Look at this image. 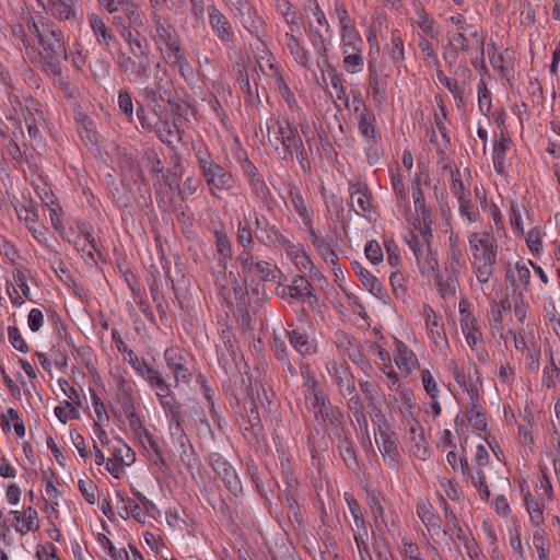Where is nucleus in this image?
Listing matches in <instances>:
<instances>
[{
    "instance_id": "a18cd8bd",
    "label": "nucleus",
    "mask_w": 560,
    "mask_h": 560,
    "mask_svg": "<svg viewBox=\"0 0 560 560\" xmlns=\"http://www.w3.org/2000/svg\"><path fill=\"white\" fill-rule=\"evenodd\" d=\"M417 514L429 530L441 529L442 520L430 504L425 502L419 503L417 505Z\"/></svg>"
},
{
    "instance_id": "8fccbe9b",
    "label": "nucleus",
    "mask_w": 560,
    "mask_h": 560,
    "mask_svg": "<svg viewBox=\"0 0 560 560\" xmlns=\"http://www.w3.org/2000/svg\"><path fill=\"white\" fill-rule=\"evenodd\" d=\"M446 278L439 282L441 295L445 300L454 298L458 287V279L454 265H451V269L448 267L446 268Z\"/></svg>"
},
{
    "instance_id": "20e7f679",
    "label": "nucleus",
    "mask_w": 560,
    "mask_h": 560,
    "mask_svg": "<svg viewBox=\"0 0 560 560\" xmlns=\"http://www.w3.org/2000/svg\"><path fill=\"white\" fill-rule=\"evenodd\" d=\"M354 114L359 133L363 138L368 162L370 165H374L381 158L380 143L382 139L376 127V117L361 101L354 106Z\"/></svg>"
},
{
    "instance_id": "5fc2aeb1",
    "label": "nucleus",
    "mask_w": 560,
    "mask_h": 560,
    "mask_svg": "<svg viewBox=\"0 0 560 560\" xmlns=\"http://www.w3.org/2000/svg\"><path fill=\"white\" fill-rule=\"evenodd\" d=\"M215 246L219 254L218 267H228V260L232 256V244L225 233H215Z\"/></svg>"
},
{
    "instance_id": "cd10ccee",
    "label": "nucleus",
    "mask_w": 560,
    "mask_h": 560,
    "mask_svg": "<svg viewBox=\"0 0 560 560\" xmlns=\"http://www.w3.org/2000/svg\"><path fill=\"white\" fill-rule=\"evenodd\" d=\"M350 205L357 214L366 217L371 211V192L366 186H350Z\"/></svg>"
},
{
    "instance_id": "c9c22d12",
    "label": "nucleus",
    "mask_w": 560,
    "mask_h": 560,
    "mask_svg": "<svg viewBox=\"0 0 560 560\" xmlns=\"http://www.w3.org/2000/svg\"><path fill=\"white\" fill-rule=\"evenodd\" d=\"M288 194L292 202V206L296 213L299 214V217L301 218L302 222L313 219V210L307 203V201L304 199L299 187L295 185H291L289 187Z\"/></svg>"
},
{
    "instance_id": "09e8293b",
    "label": "nucleus",
    "mask_w": 560,
    "mask_h": 560,
    "mask_svg": "<svg viewBox=\"0 0 560 560\" xmlns=\"http://www.w3.org/2000/svg\"><path fill=\"white\" fill-rule=\"evenodd\" d=\"M432 40L433 39L419 37L418 46L425 65L430 68L439 69L441 67V62Z\"/></svg>"
},
{
    "instance_id": "4d7b16f0",
    "label": "nucleus",
    "mask_w": 560,
    "mask_h": 560,
    "mask_svg": "<svg viewBox=\"0 0 560 560\" xmlns=\"http://www.w3.org/2000/svg\"><path fill=\"white\" fill-rule=\"evenodd\" d=\"M253 195L265 206L271 201V192L261 175L248 180Z\"/></svg>"
},
{
    "instance_id": "7c9ffc66",
    "label": "nucleus",
    "mask_w": 560,
    "mask_h": 560,
    "mask_svg": "<svg viewBox=\"0 0 560 560\" xmlns=\"http://www.w3.org/2000/svg\"><path fill=\"white\" fill-rule=\"evenodd\" d=\"M416 14V25L419 28L417 37L438 40L440 32L436 22L429 16L423 8L417 9Z\"/></svg>"
},
{
    "instance_id": "bb28decb",
    "label": "nucleus",
    "mask_w": 560,
    "mask_h": 560,
    "mask_svg": "<svg viewBox=\"0 0 560 560\" xmlns=\"http://www.w3.org/2000/svg\"><path fill=\"white\" fill-rule=\"evenodd\" d=\"M212 467L232 492L236 493L242 490V483L235 469L224 458H215L212 463Z\"/></svg>"
},
{
    "instance_id": "c85d7f7f",
    "label": "nucleus",
    "mask_w": 560,
    "mask_h": 560,
    "mask_svg": "<svg viewBox=\"0 0 560 560\" xmlns=\"http://www.w3.org/2000/svg\"><path fill=\"white\" fill-rule=\"evenodd\" d=\"M285 46L294 61L301 67L308 68L312 63V55L308 49L291 33L284 34Z\"/></svg>"
},
{
    "instance_id": "0eeeda50",
    "label": "nucleus",
    "mask_w": 560,
    "mask_h": 560,
    "mask_svg": "<svg viewBox=\"0 0 560 560\" xmlns=\"http://www.w3.org/2000/svg\"><path fill=\"white\" fill-rule=\"evenodd\" d=\"M468 243L472 256L471 262H497L498 243L489 232L469 233Z\"/></svg>"
},
{
    "instance_id": "72a5a7b5",
    "label": "nucleus",
    "mask_w": 560,
    "mask_h": 560,
    "mask_svg": "<svg viewBox=\"0 0 560 560\" xmlns=\"http://www.w3.org/2000/svg\"><path fill=\"white\" fill-rule=\"evenodd\" d=\"M395 363L400 371L409 375L418 365V359L412 350L399 341L395 353Z\"/></svg>"
},
{
    "instance_id": "4468645a",
    "label": "nucleus",
    "mask_w": 560,
    "mask_h": 560,
    "mask_svg": "<svg viewBox=\"0 0 560 560\" xmlns=\"http://www.w3.org/2000/svg\"><path fill=\"white\" fill-rule=\"evenodd\" d=\"M140 95L156 116H161L163 113L162 103H172V92L165 86L163 79L159 77H155L153 85L141 89Z\"/></svg>"
},
{
    "instance_id": "4be33fe9",
    "label": "nucleus",
    "mask_w": 560,
    "mask_h": 560,
    "mask_svg": "<svg viewBox=\"0 0 560 560\" xmlns=\"http://www.w3.org/2000/svg\"><path fill=\"white\" fill-rule=\"evenodd\" d=\"M369 84L376 106L385 104L387 101L388 75L381 73L373 60L369 61Z\"/></svg>"
},
{
    "instance_id": "9b49d317",
    "label": "nucleus",
    "mask_w": 560,
    "mask_h": 560,
    "mask_svg": "<svg viewBox=\"0 0 560 560\" xmlns=\"http://www.w3.org/2000/svg\"><path fill=\"white\" fill-rule=\"evenodd\" d=\"M248 218L253 220L256 230V238L260 244L267 247L278 248L282 240L285 238L281 231L275 224H271L265 215L256 211H250Z\"/></svg>"
},
{
    "instance_id": "4c0bfd02",
    "label": "nucleus",
    "mask_w": 560,
    "mask_h": 560,
    "mask_svg": "<svg viewBox=\"0 0 560 560\" xmlns=\"http://www.w3.org/2000/svg\"><path fill=\"white\" fill-rule=\"evenodd\" d=\"M303 10L307 24L312 20L317 27L322 26L326 28V32H330L327 18L316 0H304Z\"/></svg>"
},
{
    "instance_id": "052dcab7",
    "label": "nucleus",
    "mask_w": 560,
    "mask_h": 560,
    "mask_svg": "<svg viewBox=\"0 0 560 560\" xmlns=\"http://www.w3.org/2000/svg\"><path fill=\"white\" fill-rule=\"evenodd\" d=\"M436 75L441 84H443L450 93L453 95L454 100L458 107L464 105V92L460 89L458 82L443 73V71L439 68L436 69Z\"/></svg>"
},
{
    "instance_id": "bf43d9fd",
    "label": "nucleus",
    "mask_w": 560,
    "mask_h": 560,
    "mask_svg": "<svg viewBox=\"0 0 560 560\" xmlns=\"http://www.w3.org/2000/svg\"><path fill=\"white\" fill-rule=\"evenodd\" d=\"M308 30H310V42L315 49V52L318 55V57L323 58L325 61H327V47L325 45V39L323 36V33L320 32L319 27H317L312 20H310L308 23Z\"/></svg>"
},
{
    "instance_id": "c03bdc74",
    "label": "nucleus",
    "mask_w": 560,
    "mask_h": 560,
    "mask_svg": "<svg viewBox=\"0 0 560 560\" xmlns=\"http://www.w3.org/2000/svg\"><path fill=\"white\" fill-rule=\"evenodd\" d=\"M331 375L336 378V383L339 387L340 394L343 397L352 395L357 390L353 376L342 368L334 366Z\"/></svg>"
},
{
    "instance_id": "338daca9",
    "label": "nucleus",
    "mask_w": 560,
    "mask_h": 560,
    "mask_svg": "<svg viewBox=\"0 0 560 560\" xmlns=\"http://www.w3.org/2000/svg\"><path fill=\"white\" fill-rule=\"evenodd\" d=\"M477 92H478V108L483 116L489 117L491 106H492V95H491V92L488 90L485 80L481 79L478 82Z\"/></svg>"
},
{
    "instance_id": "473e14b6",
    "label": "nucleus",
    "mask_w": 560,
    "mask_h": 560,
    "mask_svg": "<svg viewBox=\"0 0 560 560\" xmlns=\"http://www.w3.org/2000/svg\"><path fill=\"white\" fill-rule=\"evenodd\" d=\"M316 420L324 422L335 429L341 425L343 421L342 411L330 404L328 399L314 413Z\"/></svg>"
},
{
    "instance_id": "774afa93",
    "label": "nucleus",
    "mask_w": 560,
    "mask_h": 560,
    "mask_svg": "<svg viewBox=\"0 0 560 560\" xmlns=\"http://www.w3.org/2000/svg\"><path fill=\"white\" fill-rule=\"evenodd\" d=\"M22 524H12L15 530L21 535H26L30 532L36 530L38 525L35 523L37 520V511L32 506H28L22 515Z\"/></svg>"
},
{
    "instance_id": "49530a36",
    "label": "nucleus",
    "mask_w": 560,
    "mask_h": 560,
    "mask_svg": "<svg viewBox=\"0 0 560 560\" xmlns=\"http://www.w3.org/2000/svg\"><path fill=\"white\" fill-rule=\"evenodd\" d=\"M11 423H13V428L15 431V434L19 438H24L25 435V425L24 422L19 413V411L14 408H9L5 413L1 417V425L3 431H10L11 430Z\"/></svg>"
},
{
    "instance_id": "ea45409f",
    "label": "nucleus",
    "mask_w": 560,
    "mask_h": 560,
    "mask_svg": "<svg viewBox=\"0 0 560 560\" xmlns=\"http://www.w3.org/2000/svg\"><path fill=\"white\" fill-rule=\"evenodd\" d=\"M15 212L20 220H23L27 228L33 232L34 236L37 237V234L43 236V231H38L35 228V224L38 220V211L34 207L33 202L30 201L28 205H21L20 207H15Z\"/></svg>"
},
{
    "instance_id": "a878e982",
    "label": "nucleus",
    "mask_w": 560,
    "mask_h": 560,
    "mask_svg": "<svg viewBox=\"0 0 560 560\" xmlns=\"http://www.w3.org/2000/svg\"><path fill=\"white\" fill-rule=\"evenodd\" d=\"M154 130L159 139L168 147L174 148L176 143L182 141L183 130L176 124L162 119L161 116H158Z\"/></svg>"
},
{
    "instance_id": "603ef678",
    "label": "nucleus",
    "mask_w": 560,
    "mask_h": 560,
    "mask_svg": "<svg viewBox=\"0 0 560 560\" xmlns=\"http://www.w3.org/2000/svg\"><path fill=\"white\" fill-rule=\"evenodd\" d=\"M421 255L416 257L418 267L422 275L434 272L439 269V260L431 249V245L422 248Z\"/></svg>"
},
{
    "instance_id": "7ed1b4c3",
    "label": "nucleus",
    "mask_w": 560,
    "mask_h": 560,
    "mask_svg": "<svg viewBox=\"0 0 560 560\" xmlns=\"http://www.w3.org/2000/svg\"><path fill=\"white\" fill-rule=\"evenodd\" d=\"M153 31L151 37L166 62H178L183 59L184 49L178 32L170 21L161 14L152 15Z\"/></svg>"
},
{
    "instance_id": "b1692460",
    "label": "nucleus",
    "mask_w": 560,
    "mask_h": 560,
    "mask_svg": "<svg viewBox=\"0 0 560 560\" xmlns=\"http://www.w3.org/2000/svg\"><path fill=\"white\" fill-rule=\"evenodd\" d=\"M141 429L143 433H138L137 430H131L135 438L147 452L148 456L154 462L155 465H159L161 468H167L166 460L162 454L161 448L153 439V435L143 427L142 423Z\"/></svg>"
},
{
    "instance_id": "393cba45",
    "label": "nucleus",
    "mask_w": 560,
    "mask_h": 560,
    "mask_svg": "<svg viewBox=\"0 0 560 560\" xmlns=\"http://www.w3.org/2000/svg\"><path fill=\"white\" fill-rule=\"evenodd\" d=\"M89 24L93 32V35L96 42L104 46L106 49H110L112 46L117 45L118 42L112 32V30L106 25L104 20L95 13L89 15Z\"/></svg>"
},
{
    "instance_id": "f03ea898",
    "label": "nucleus",
    "mask_w": 560,
    "mask_h": 560,
    "mask_svg": "<svg viewBox=\"0 0 560 560\" xmlns=\"http://www.w3.org/2000/svg\"><path fill=\"white\" fill-rule=\"evenodd\" d=\"M266 127L268 142L281 160L290 161L294 153L301 162L306 158L303 140L288 118L270 117Z\"/></svg>"
},
{
    "instance_id": "f704fd0d",
    "label": "nucleus",
    "mask_w": 560,
    "mask_h": 560,
    "mask_svg": "<svg viewBox=\"0 0 560 560\" xmlns=\"http://www.w3.org/2000/svg\"><path fill=\"white\" fill-rule=\"evenodd\" d=\"M288 335L291 346L301 355H311L316 352V345L310 339L305 331L293 329L288 331Z\"/></svg>"
},
{
    "instance_id": "864d4df0",
    "label": "nucleus",
    "mask_w": 560,
    "mask_h": 560,
    "mask_svg": "<svg viewBox=\"0 0 560 560\" xmlns=\"http://www.w3.org/2000/svg\"><path fill=\"white\" fill-rule=\"evenodd\" d=\"M416 229L419 231V235L413 234L408 241L409 248L412 250L415 257L421 255L423 247L430 244L432 237L431 226L428 225V232L424 231V225H417Z\"/></svg>"
},
{
    "instance_id": "0e129e2a",
    "label": "nucleus",
    "mask_w": 560,
    "mask_h": 560,
    "mask_svg": "<svg viewBox=\"0 0 560 560\" xmlns=\"http://www.w3.org/2000/svg\"><path fill=\"white\" fill-rule=\"evenodd\" d=\"M248 217L245 218L244 221H240L237 223V232H236V241L242 247H254V234L250 226V222Z\"/></svg>"
},
{
    "instance_id": "39448f33",
    "label": "nucleus",
    "mask_w": 560,
    "mask_h": 560,
    "mask_svg": "<svg viewBox=\"0 0 560 560\" xmlns=\"http://www.w3.org/2000/svg\"><path fill=\"white\" fill-rule=\"evenodd\" d=\"M160 404L163 407L166 418L168 420V427L171 436L176 440L179 448H180V457L184 460L185 457H188L187 448L191 445H188V439L184 433L183 429V416H182V407L176 401L174 395H160Z\"/></svg>"
},
{
    "instance_id": "f8f14e48",
    "label": "nucleus",
    "mask_w": 560,
    "mask_h": 560,
    "mask_svg": "<svg viewBox=\"0 0 560 560\" xmlns=\"http://www.w3.org/2000/svg\"><path fill=\"white\" fill-rule=\"evenodd\" d=\"M301 375L303 377V395L304 401L307 410L313 415L316 410L322 407V405L326 401V396L324 395L318 381L315 375L310 371L306 364L301 365Z\"/></svg>"
},
{
    "instance_id": "58836bf2",
    "label": "nucleus",
    "mask_w": 560,
    "mask_h": 560,
    "mask_svg": "<svg viewBox=\"0 0 560 560\" xmlns=\"http://www.w3.org/2000/svg\"><path fill=\"white\" fill-rule=\"evenodd\" d=\"M341 52L363 50V39L355 27L341 31Z\"/></svg>"
},
{
    "instance_id": "412c9836",
    "label": "nucleus",
    "mask_w": 560,
    "mask_h": 560,
    "mask_svg": "<svg viewBox=\"0 0 560 560\" xmlns=\"http://www.w3.org/2000/svg\"><path fill=\"white\" fill-rule=\"evenodd\" d=\"M218 362L224 373L232 380L240 376V357L237 355L231 340H226L222 346H218Z\"/></svg>"
},
{
    "instance_id": "37998d69",
    "label": "nucleus",
    "mask_w": 560,
    "mask_h": 560,
    "mask_svg": "<svg viewBox=\"0 0 560 560\" xmlns=\"http://www.w3.org/2000/svg\"><path fill=\"white\" fill-rule=\"evenodd\" d=\"M264 281L276 282L280 279L282 272L273 264L258 259L253 266V272Z\"/></svg>"
},
{
    "instance_id": "a19ab883",
    "label": "nucleus",
    "mask_w": 560,
    "mask_h": 560,
    "mask_svg": "<svg viewBox=\"0 0 560 560\" xmlns=\"http://www.w3.org/2000/svg\"><path fill=\"white\" fill-rule=\"evenodd\" d=\"M78 0H51V11L60 20H74L77 18Z\"/></svg>"
},
{
    "instance_id": "f3484780",
    "label": "nucleus",
    "mask_w": 560,
    "mask_h": 560,
    "mask_svg": "<svg viewBox=\"0 0 560 560\" xmlns=\"http://www.w3.org/2000/svg\"><path fill=\"white\" fill-rule=\"evenodd\" d=\"M131 386L125 380H121L119 382L117 394L118 402L120 404L124 415L128 420L130 430H137L138 432L140 431V433H143L141 429L142 420L136 411V407L131 397Z\"/></svg>"
},
{
    "instance_id": "a211bd4d",
    "label": "nucleus",
    "mask_w": 560,
    "mask_h": 560,
    "mask_svg": "<svg viewBox=\"0 0 560 560\" xmlns=\"http://www.w3.org/2000/svg\"><path fill=\"white\" fill-rule=\"evenodd\" d=\"M108 13L114 14L122 11L127 22L133 27H142L144 25L143 13L137 5L127 0H97Z\"/></svg>"
},
{
    "instance_id": "680f3d73",
    "label": "nucleus",
    "mask_w": 560,
    "mask_h": 560,
    "mask_svg": "<svg viewBox=\"0 0 560 560\" xmlns=\"http://www.w3.org/2000/svg\"><path fill=\"white\" fill-rule=\"evenodd\" d=\"M289 295L294 299H304L313 296L312 284L302 276H296L288 287Z\"/></svg>"
},
{
    "instance_id": "2f4dec72",
    "label": "nucleus",
    "mask_w": 560,
    "mask_h": 560,
    "mask_svg": "<svg viewBox=\"0 0 560 560\" xmlns=\"http://www.w3.org/2000/svg\"><path fill=\"white\" fill-rule=\"evenodd\" d=\"M425 326L431 340L438 346L440 341H444L448 346V341L440 318L432 307H424Z\"/></svg>"
},
{
    "instance_id": "5701e85b",
    "label": "nucleus",
    "mask_w": 560,
    "mask_h": 560,
    "mask_svg": "<svg viewBox=\"0 0 560 560\" xmlns=\"http://www.w3.org/2000/svg\"><path fill=\"white\" fill-rule=\"evenodd\" d=\"M209 24L213 33L222 43H230L234 39V32L229 19L217 7L208 8Z\"/></svg>"
},
{
    "instance_id": "79ce46f5",
    "label": "nucleus",
    "mask_w": 560,
    "mask_h": 560,
    "mask_svg": "<svg viewBox=\"0 0 560 560\" xmlns=\"http://www.w3.org/2000/svg\"><path fill=\"white\" fill-rule=\"evenodd\" d=\"M509 142V138L501 135L500 139L495 141L493 145V152H492V161H493V167L494 171L500 174H505V162H506V143Z\"/></svg>"
},
{
    "instance_id": "e2e57ef3",
    "label": "nucleus",
    "mask_w": 560,
    "mask_h": 560,
    "mask_svg": "<svg viewBox=\"0 0 560 560\" xmlns=\"http://www.w3.org/2000/svg\"><path fill=\"white\" fill-rule=\"evenodd\" d=\"M25 121H37L45 122V113L43 109V105L32 96L25 97Z\"/></svg>"
},
{
    "instance_id": "423d86ee",
    "label": "nucleus",
    "mask_w": 560,
    "mask_h": 560,
    "mask_svg": "<svg viewBox=\"0 0 560 560\" xmlns=\"http://www.w3.org/2000/svg\"><path fill=\"white\" fill-rule=\"evenodd\" d=\"M116 62L130 83L143 84L151 75V60L149 56L131 57L120 51L117 55Z\"/></svg>"
},
{
    "instance_id": "f257e3e1",
    "label": "nucleus",
    "mask_w": 560,
    "mask_h": 560,
    "mask_svg": "<svg viewBox=\"0 0 560 560\" xmlns=\"http://www.w3.org/2000/svg\"><path fill=\"white\" fill-rule=\"evenodd\" d=\"M26 25L30 35H34L39 43L38 51L32 46L31 49L27 48V57L34 62L47 65L56 73L59 71V62L67 60V50L61 31L49 23H37L33 16L27 18Z\"/></svg>"
},
{
    "instance_id": "c756f323",
    "label": "nucleus",
    "mask_w": 560,
    "mask_h": 560,
    "mask_svg": "<svg viewBox=\"0 0 560 560\" xmlns=\"http://www.w3.org/2000/svg\"><path fill=\"white\" fill-rule=\"evenodd\" d=\"M353 270L360 278L362 284L376 298L383 299L387 295L382 282L359 262L353 264Z\"/></svg>"
},
{
    "instance_id": "69168bd1",
    "label": "nucleus",
    "mask_w": 560,
    "mask_h": 560,
    "mask_svg": "<svg viewBox=\"0 0 560 560\" xmlns=\"http://www.w3.org/2000/svg\"><path fill=\"white\" fill-rule=\"evenodd\" d=\"M343 55V68L350 73H359L363 70L364 67V58L362 55V50L353 51V52H345Z\"/></svg>"
},
{
    "instance_id": "1a4fd4ad",
    "label": "nucleus",
    "mask_w": 560,
    "mask_h": 560,
    "mask_svg": "<svg viewBox=\"0 0 560 560\" xmlns=\"http://www.w3.org/2000/svg\"><path fill=\"white\" fill-rule=\"evenodd\" d=\"M164 360L174 376V387H177L179 383L190 382L192 370L189 366V360L179 348H167L164 351Z\"/></svg>"
},
{
    "instance_id": "6ab92c4d",
    "label": "nucleus",
    "mask_w": 560,
    "mask_h": 560,
    "mask_svg": "<svg viewBox=\"0 0 560 560\" xmlns=\"http://www.w3.org/2000/svg\"><path fill=\"white\" fill-rule=\"evenodd\" d=\"M375 442L384 462L392 468H398L400 463V452L395 434L388 430H381L380 436H375Z\"/></svg>"
},
{
    "instance_id": "ddd939ff",
    "label": "nucleus",
    "mask_w": 560,
    "mask_h": 560,
    "mask_svg": "<svg viewBox=\"0 0 560 560\" xmlns=\"http://www.w3.org/2000/svg\"><path fill=\"white\" fill-rule=\"evenodd\" d=\"M458 312L460 328L465 340L471 349H475L477 343L482 340V332L477 318L470 311V304L466 299L459 301Z\"/></svg>"
},
{
    "instance_id": "2eb2a0df",
    "label": "nucleus",
    "mask_w": 560,
    "mask_h": 560,
    "mask_svg": "<svg viewBox=\"0 0 560 560\" xmlns=\"http://www.w3.org/2000/svg\"><path fill=\"white\" fill-rule=\"evenodd\" d=\"M228 267H218L212 272L214 279V285L218 293L226 303H232L233 296L237 299L238 295L243 294V289L233 271L226 272Z\"/></svg>"
},
{
    "instance_id": "e433bc0d",
    "label": "nucleus",
    "mask_w": 560,
    "mask_h": 560,
    "mask_svg": "<svg viewBox=\"0 0 560 560\" xmlns=\"http://www.w3.org/2000/svg\"><path fill=\"white\" fill-rule=\"evenodd\" d=\"M390 58L396 67H400L406 59L405 55V40L402 32L399 28H393L390 31Z\"/></svg>"
},
{
    "instance_id": "3c124183",
    "label": "nucleus",
    "mask_w": 560,
    "mask_h": 560,
    "mask_svg": "<svg viewBox=\"0 0 560 560\" xmlns=\"http://www.w3.org/2000/svg\"><path fill=\"white\" fill-rule=\"evenodd\" d=\"M390 183L392 188L395 192V196L397 198V207L400 208H407L408 206V196L406 191V187L404 184V179L401 174L399 173L398 168L390 170Z\"/></svg>"
},
{
    "instance_id": "de8ad7c7",
    "label": "nucleus",
    "mask_w": 560,
    "mask_h": 560,
    "mask_svg": "<svg viewBox=\"0 0 560 560\" xmlns=\"http://www.w3.org/2000/svg\"><path fill=\"white\" fill-rule=\"evenodd\" d=\"M524 502H525L526 510L528 512L530 522L536 527H542V525L545 524L544 514H542L544 505L540 502H538L529 491H527L525 493Z\"/></svg>"
},
{
    "instance_id": "6e6552de",
    "label": "nucleus",
    "mask_w": 560,
    "mask_h": 560,
    "mask_svg": "<svg viewBox=\"0 0 560 560\" xmlns=\"http://www.w3.org/2000/svg\"><path fill=\"white\" fill-rule=\"evenodd\" d=\"M513 335L514 347L516 351L525 357L526 366L534 373L539 371L540 366V346L535 339L532 331L525 332L523 330H510Z\"/></svg>"
},
{
    "instance_id": "9d476101",
    "label": "nucleus",
    "mask_w": 560,
    "mask_h": 560,
    "mask_svg": "<svg viewBox=\"0 0 560 560\" xmlns=\"http://www.w3.org/2000/svg\"><path fill=\"white\" fill-rule=\"evenodd\" d=\"M201 175L209 188V194L214 198H219V191H228L235 186L233 174L218 163L205 170Z\"/></svg>"
},
{
    "instance_id": "dca6fc26",
    "label": "nucleus",
    "mask_w": 560,
    "mask_h": 560,
    "mask_svg": "<svg viewBox=\"0 0 560 560\" xmlns=\"http://www.w3.org/2000/svg\"><path fill=\"white\" fill-rule=\"evenodd\" d=\"M422 173H417L411 182V195L415 206V211L418 215V225H424L425 233L428 225L433 223V215L431 209L425 203L424 192L421 188Z\"/></svg>"
},
{
    "instance_id": "6e6d98bb",
    "label": "nucleus",
    "mask_w": 560,
    "mask_h": 560,
    "mask_svg": "<svg viewBox=\"0 0 560 560\" xmlns=\"http://www.w3.org/2000/svg\"><path fill=\"white\" fill-rule=\"evenodd\" d=\"M489 464L490 455L487 447L483 444L477 445L476 453L472 458L471 478H476L478 474H486L485 469Z\"/></svg>"
},
{
    "instance_id": "13d9d810",
    "label": "nucleus",
    "mask_w": 560,
    "mask_h": 560,
    "mask_svg": "<svg viewBox=\"0 0 560 560\" xmlns=\"http://www.w3.org/2000/svg\"><path fill=\"white\" fill-rule=\"evenodd\" d=\"M192 152L200 173L215 163L209 148L202 141L192 144Z\"/></svg>"
},
{
    "instance_id": "aec40b11",
    "label": "nucleus",
    "mask_w": 560,
    "mask_h": 560,
    "mask_svg": "<svg viewBox=\"0 0 560 560\" xmlns=\"http://www.w3.org/2000/svg\"><path fill=\"white\" fill-rule=\"evenodd\" d=\"M528 261H516L514 267L506 269V281L513 289L514 295L522 296L523 291H527L530 284V270Z\"/></svg>"
}]
</instances>
